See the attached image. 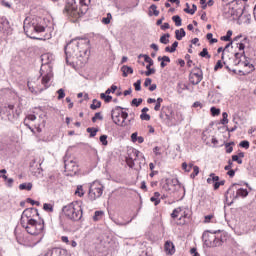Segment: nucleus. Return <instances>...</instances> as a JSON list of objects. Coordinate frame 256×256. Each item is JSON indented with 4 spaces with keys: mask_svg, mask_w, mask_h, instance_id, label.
<instances>
[{
    "mask_svg": "<svg viewBox=\"0 0 256 256\" xmlns=\"http://www.w3.org/2000/svg\"><path fill=\"white\" fill-rule=\"evenodd\" d=\"M111 117H112L113 123H115V125H119L121 127V123H123V118H121V112L112 110Z\"/></svg>",
    "mask_w": 256,
    "mask_h": 256,
    "instance_id": "f3484780",
    "label": "nucleus"
},
{
    "mask_svg": "<svg viewBox=\"0 0 256 256\" xmlns=\"http://www.w3.org/2000/svg\"><path fill=\"white\" fill-rule=\"evenodd\" d=\"M171 37L170 34H164L163 36L160 37V43L163 45H167L169 43V38Z\"/></svg>",
    "mask_w": 256,
    "mask_h": 256,
    "instance_id": "7c9ffc66",
    "label": "nucleus"
},
{
    "mask_svg": "<svg viewBox=\"0 0 256 256\" xmlns=\"http://www.w3.org/2000/svg\"><path fill=\"white\" fill-rule=\"evenodd\" d=\"M80 8H77V2L73 1L72 3H68L65 6L64 13H67L70 17H74V19H79V17H83L87 11H89V6L85 3V0H79Z\"/></svg>",
    "mask_w": 256,
    "mask_h": 256,
    "instance_id": "7ed1b4c3",
    "label": "nucleus"
},
{
    "mask_svg": "<svg viewBox=\"0 0 256 256\" xmlns=\"http://www.w3.org/2000/svg\"><path fill=\"white\" fill-rule=\"evenodd\" d=\"M164 251L166 255H175V244L171 241H166L164 244Z\"/></svg>",
    "mask_w": 256,
    "mask_h": 256,
    "instance_id": "dca6fc26",
    "label": "nucleus"
},
{
    "mask_svg": "<svg viewBox=\"0 0 256 256\" xmlns=\"http://www.w3.org/2000/svg\"><path fill=\"white\" fill-rule=\"evenodd\" d=\"M172 219H179L178 225H185L186 219L189 217V208L178 207L171 213Z\"/></svg>",
    "mask_w": 256,
    "mask_h": 256,
    "instance_id": "6e6552de",
    "label": "nucleus"
},
{
    "mask_svg": "<svg viewBox=\"0 0 256 256\" xmlns=\"http://www.w3.org/2000/svg\"><path fill=\"white\" fill-rule=\"evenodd\" d=\"M222 117L221 125H227V123H229V119L227 118L229 117V114H227V112H223Z\"/></svg>",
    "mask_w": 256,
    "mask_h": 256,
    "instance_id": "4c0bfd02",
    "label": "nucleus"
},
{
    "mask_svg": "<svg viewBox=\"0 0 256 256\" xmlns=\"http://www.w3.org/2000/svg\"><path fill=\"white\" fill-rule=\"evenodd\" d=\"M234 57H235V59L233 60L232 65H239L241 63V54L235 53Z\"/></svg>",
    "mask_w": 256,
    "mask_h": 256,
    "instance_id": "e433bc0d",
    "label": "nucleus"
},
{
    "mask_svg": "<svg viewBox=\"0 0 256 256\" xmlns=\"http://www.w3.org/2000/svg\"><path fill=\"white\" fill-rule=\"evenodd\" d=\"M103 189H105V187L103 186V184H101V182L99 181L92 182L90 184L89 192H88L89 200L95 201L96 199H99V197L103 195Z\"/></svg>",
    "mask_w": 256,
    "mask_h": 256,
    "instance_id": "423d86ee",
    "label": "nucleus"
},
{
    "mask_svg": "<svg viewBox=\"0 0 256 256\" xmlns=\"http://www.w3.org/2000/svg\"><path fill=\"white\" fill-rule=\"evenodd\" d=\"M9 30V20L7 18L2 17L0 18V32L6 33Z\"/></svg>",
    "mask_w": 256,
    "mask_h": 256,
    "instance_id": "6ab92c4d",
    "label": "nucleus"
},
{
    "mask_svg": "<svg viewBox=\"0 0 256 256\" xmlns=\"http://www.w3.org/2000/svg\"><path fill=\"white\" fill-rule=\"evenodd\" d=\"M101 99H104L105 103H111L112 96L106 95L105 93L100 94Z\"/></svg>",
    "mask_w": 256,
    "mask_h": 256,
    "instance_id": "79ce46f5",
    "label": "nucleus"
},
{
    "mask_svg": "<svg viewBox=\"0 0 256 256\" xmlns=\"http://www.w3.org/2000/svg\"><path fill=\"white\" fill-rule=\"evenodd\" d=\"M150 17L154 15L155 17H159V10H157V5L152 4L149 8Z\"/></svg>",
    "mask_w": 256,
    "mask_h": 256,
    "instance_id": "5701e85b",
    "label": "nucleus"
},
{
    "mask_svg": "<svg viewBox=\"0 0 256 256\" xmlns=\"http://www.w3.org/2000/svg\"><path fill=\"white\" fill-rule=\"evenodd\" d=\"M140 119H141L142 121H151V116H150L149 114H147V113H142V114L140 115Z\"/></svg>",
    "mask_w": 256,
    "mask_h": 256,
    "instance_id": "603ef678",
    "label": "nucleus"
},
{
    "mask_svg": "<svg viewBox=\"0 0 256 256\" xmlns=\"http://www.w3.org/2000/svg\"><path fill=\"white\" fill-rule=\"evenodd\" d=\"M223 65L224 63L221 60H218L214 67V71H219V69H223Z\"/></svg>",
    "mask_w": 256,
    "mask_h": 256,
    "instance_id": "864d4df0",
    "label": "nucleus"
},
{
    "mask_svg": "<svg viewBox=\"0 0 256 256\" xmlns=\"http://www.w3.org/2000/svg\"><path fill=\"white\" fill-rule=\"evenodd\" d=\"M233 35V31L228 30L225 36H222L221 41H231V36Z\"/></svg>",
    "mask_w": 256,
    "mask_h": 256,
    "instance_id": "72a5a7b5",
    "label": "nucleus"
},
{
    "mask_svg": "<svg viewBox=\"0 0 256 256\" xmlns=\"http://www.w3.org/2000/svg\"><path fill=\"white\" fill-rule=\"evenodd\" d=\"M120 117L122 119V122H121V127H127V117H129V113L127 112H120Z\"/></svg>",
    "mask_w": 256,
    "mask_h": 256,
    "instance_id": "a878e982",
    "label": "nucleus"
},
{
    "mask_svg": "<svg viewBox=\"0 0 256 256\" xmlns=\"http://www.w3.org/2000/svg\"><path fill=\"white\" fill-rule=\"evenodd\" d=\"M199 175V166L193 167V173L190 175L191 179H195Z\"/></svg>",
    "mask_w": 256,
    "mask_h": 256,
    "instance_id": "c03bdc74",
    "label": "nucleus"
},
{
    "mask_svg": "<svg viewBox=\"0 0 256 256\" xmlns=\"http://www.w3.org/2000/svg\"><path fill=\"white\" fill-rule=\"evenodd\" d=\"M64 169L68 173H77V162L64 159Z\"/></svg>",
    "mask_w": 256,
    "mask_h": 256,
    "instance_id": "f8f14e48",
    "label": "nucleus"
},
{
    "mask_svg": "<svg viewBox=\"0 0 256 256\" xmlns=\"http://www.w3.org/2000/svg\"><path fill=\"white\" fill-rule=\"evenodd\" d=\"M75 195H77L78 197H83V195H85V191L83 190V186H81V185L77 186V189L75 191Z\"/></svg>",
    "mask_w": 256,
    "mask_h": 256,
    "instance_id": "473e14b6",
    "label": "nucleus"
},
{
    "mask_svg": "<svg viewBox=\"0 0 256 256\" xmlns=\"http://www.w3.org/2000/svg\"><path fill=\"white\" fill-rule=\"evenodd\" d=\"M87 133H90V137H95L97 135V132L99 131V129L97 128H87L86 129Z\"/></svg>",
    "mask_w": 256,
    "mask_h": 256,
    "instance_id": "c9c22d12",
    "label": "nucleus"
},
{
    "mask_svg": "<svg viewBox=\"0 0 256 256\" xmlns=\"http://www.w3.org/2000/svg\"><path fill=\"white\" fill-rule=\"evenodd\" d=\"M151 83H153V80L151 78H146L144 82V87L151 86Z\"/></svg>",
    "mask_w": 256,
    "mask_h": 256,
    "instance_id": "69168bd1",
    "label": "nucleus"
},
{
    "mask_svg": "<svg viewBox=\"0 0 256 256\" xmlns=\"http://www.w3.org/2000/svg\"><path fill=\"white\" fill-rule=\"evenodd\" d=\"M97 119L100 121H103V115H101V112H96L94 117L92 118V123H96Z\"/></svg>",
    "mask_w": 256,
    "mask_h": 256,
    "instance_id": "58836bf2",
    "label": "nucleus"
},
{
    "mask_svg": "<svg viewBox=\"0 0 256 256\" xmlns=\"http://www.w3.org/2000/svg\"><path fill=\"white\" fill-rule=\"evenodd\" d=\"M62 212L70 221H81L83 218V208L79 201H74L64 206Z\"/></svg>",
    "mask_w": 256,
    "mask_h": 256,
    "instance_id": "f03ea898",
    "label": "nucleus"
},
{
    "mask_svg": "<svg viewBox=\"0 0 256 256\" xmlns=\"http://www.w3.org/2000/svg\"><path fill=\"white\" fill-rule=\"evenodd\" d=\"M58 94V100L61 101V99H65V90L63 88H60L57 91Z\"/></svg>",
    "mask_w": 256,
    "mask_h": 256,
    "instance_id": "a18cd8bd",
    "label": "nucleus"
},
{
    "mask_svg": "<svg viewBox=\"0 0 256 256\" xmlns=\"http://www.w3.org/2000/svg\"><path fill=\"white\" fill-rule=\"evenodd\" d=\"M161 148L159 146H156L154 149H153V153H155L156 156H159L161 155Z\"/></svg>",
    "mask_w": 256,
    "mask_h": 256,
    "instance_id": "338daca9",
    "label": "nucleus"
},
{
    "mask_svg": "<svg viewBox=\"0 0 256 256\" xmlns=\"http://www.w3.org/2000/svg\"><path fill=\"white\" fill-rule=\"evenodd\" d=\"M115 91H117V86L112 85L111 88H108L105 92L106 95H109V93H115Z\"/></svg>",
    "mask_w": 256,
    "mask_h": 256,
    "instance_id": "4d7b16f0",
    "label": "nucleus"
},
{
    "mask_svg": "<svg viewBox=\"0 0 256 256\" xmlns=\"http://www.w3.org/2000/svg\"><path fill=\"white\" fill-rule=\"evenodd\" d=\"M230 61H231L230 57H228V60H227V58H225L223 61L225 69H227L228 71H231V68H229V65H232Z\"/></svg>",
    "mask_w": 256,
    "mask_h": 256,
    "instance_id": "3c124183",
    "label": "nucleus"
},
{
    "mask_svg": "<svg viewBox=\"0 0 256 256\" xmlns=\"http://www.w3.org/2000/svg\"><path fill=\"white\" fill-rule=\"evenodd\" d=\"M19 189L21 191H31V189H33V184L32 183H22L19 185Z\"/></svg>",
    "mask_w": 256,
    "mask_h": 256,
    "instance_id": "393cba45",
    "label": "nucleus"
},
{
    "mask_svg": "<svg viewBox=\"0 0 256 256\" xmlns=\"http://www.w3.org/2000/svg\"><path fill=\"white\" fill-rule=\"evenodd\" d=\"M1 5L3 7H7V9H11V3L7 2L6 0H2Z\"/></svg>",
    "mask_w": 256,
    "mask_h": 256,
    "instance_id": "0e129e2a",
    "label": "nucleus"
},
{
    "mask_svg": "<svg viewBox=\"0 0 256 256\" xmlns=\"http://www.w3.org/2000/svg\"><path fill=\"white\" fill-rule=\"evenodd\" d=\"M44 211H48L49 213H53V205L45 203L43 205Z\"/></svg>",
    "mask_w": 256,
    "mask_h": 256,
    "instance_id": "de8ad7c7",
    "label": "nucleus"
},
{
    "mask_svg": "<svg viewBox=\"0 0 256 256\" xmlns=\"http://www.w3.org/2000/svg\"><path fill=\"white\" fill-rule=\"evenodd\" d=\"M45 229V222H37L35 219H28L26 231L29 235H41Z\"/></svg>",
    "mask_w": 256,
    "mask_h": 256,
    "instance_id": "39448f33",
    "label": "nucleus"
},
{
    "mask_svg": "<svg viewBox=\"0 0 256 256\" xmlns=\"http://www.w3.org/2000/svg\"><path fill=\"white\" fill-rule=\"evenodd\" d=\"M217 51H218V53H222L221 59H222L223 61H225V59H228L229 55H227V54L225 53V48L219 47ZM226 55H227V56H226Z\"/></svg>",
    "mask_w": 256,
    "mask_h": 256,
    "instance_id": "37998d69",
    "label": "nucleus"
},
{
    "mask_svg": "<svg viewBox=\"0 0 256 256\" xmlns=\"http://www.w3.org/2000/svg\"><path fill=\"white\" fill-rule=\"evenodd\" d=\"M143 103V98H134L132 100V105H135V107H139V105H141Z\"/></svg>",
    "mask_w": 256,
    "mask_h": 256,
    "instance_id": "49530a36",
    "label": "nucleus"
},
{
    "mask_svg": "<svg viewBox=\"0 0 256 256\" xmlns=\"http://www.w3.org/2000/svg\"><path fill=\"white\" fill-rule=\"evenodd\" d=\"M158 61H161V62L166 61V63H171V58H169V56H163V57L159 56Z\"/></svg>",
    "mask_w": 256,
    "mask_h": 256,
    "instance_id": "bf43d9fd",
    "label": "nucleus"
},
{
    "mask_svg": "<svg viewBox=\"0 0 256 256\" xmlns=\"http://www.w3.org/2000/svg\"><path fill=\"white\" fill-rule=\"evenodd\" d=\"M200 57H206V59H211V55H209V51L207 48H203V50L200 52Z\"/></svg>",
    "mask_w": 256,
    "mask_h": 256,
    "instance_id": "a19ab883",
    "label": "nucleus"
},
{
    "mask_svg": "<svg viewBox=\"0 0 256 256\" xmlns=\"http://www.w3.org/2000/svg\"><path fill=\"white\" fill-rule=\"evenodd\" d=\"M121 71L123 73L122 74L123 77H127L128 75H133V68L130 66H126V65L122 66Z\"/></svg>",
    "mask_w": 256,
    "mask_h": 256,
    "instance_id": "aec40b11",
    "label": "nucleus"
},
{
    "mask_svg": "<svg viewBox=\"0 0 256 256\" xmlns=\"http://www.w3.org/2000/svg\"><path fill=\"white\" fill-rule=\"evenodd\" d=\"M176 117L177 118H174L175 123H181V121H183V115H181V113L177 112Z\"/></svg>",
    "mask_w": 256,
    "mask_h": 256,
    "instance_id": "6e6d98bb",
    "label": "nucleus"
},
{
    "mask_svg": "<svg viewBox=\"0 0 256 256\" xmlns=\"http://www.w3.org/2000/svg\"><path fill=\"white\" fill-rule=\"evenodd\" d=\"M150 201H151L152 203H154L155 206H157V205H159V203H161V200H160L159 198H155V196H152V197L150 198Z\"/></svg>",
    "mask_w": 256,
    "mask_h": 256,
    "instance_id": "052dcab7",
    "label": "nucleus"
},
{
    "mask_svg": "<svg viewBox=\"0 0 256 256\" xmlns=\"http://www.w3.org/2000/svg\"><path fill=\"white\" fill-rule=\"evenodd\" d=\"M240 147H243L244 149H249V141L244 140L240 142Z\"/></svg>",
    "mask_w": 256,
    "mask_h": 256,
    "instance_id": "e2e57ef3",
    "label": "nucleus"
},
{
    "mask_svg": "<svg viewBox=\"0 0 256 256\" xmlns=\"http://www.w3.org/2000/svg\"><path fill=\"white\" fill-rule=\"evenodd\" d=\"M239 184H232L229 189L225 193V199L226 201H229L231 199V203L237 199V187Z\"/></svg>",
    "mask_w": 256,
    "mask_h": 256,
    "instance_id": "9b49d317",
    "label": "nucleus"
},
{
    "mask_svg": "<svg viewBox=\"0 0 256 256\" xmlns=\"http://www.w3.org/2000/svg\"><path fill=\"white\" fill-rule=\"evenodd\" d=\"M33 214L39 215V211L36 208H28L23 211L22 217L27 220L33 219Z\"/></svg>",
    "mask_w": 256,
    "mask_h": 256,
    "instance_id": "2eb2a0df",
    "label": "nucleus"
},
{
    "mask_svg": "<svg viewBox=\"0 0 256 256\" xmlns=\"http://www.w3.org/2000/svg\"><path fill=\"white\" fill-rule=\"evenodd\" d=\"M144 61L145 63H148L146 66L147 71L145 72L146 77H150V75H154L155 73V68H151L154 65L153 59L149 56H144Z\"/></svg>",
    "mask_w": 256,
    "mask_h": 256,
    "instance_id": "ddd939ff",
    "label": "nucleus"
},
{
    "mask_svg": "<svg viewBox=\"0 0 256 256\" xmlns=\"http://www.w3.org/2000/svg\"><path fill=\"white\" fill-rule=\"evenodd\" d=\"M53 78V73L49 70L43 77H42V85H44L45 89H49V81Z\"/></svg>",
    "mask_w": 256,
    "mask_h": 256,
    "instance_id": "a211bd4d",
    "label": "nucleus"
},
{
    "mask_svg": "<svg viewBox=\"0 0 256 256\" xmlns=\"http://www.w3.org/2000/svg\"><path fill=\"white\" fill-rule=\"evenodd\" d=\"M111 19H113V16L111 13H108L107 17L102 18V23H104V25H109L111 23Z\"/></svg>",
    "mask_w": 256,
    "mask_h": 256,
    "instance_id": "f704fd0d",
    "label": "nucleus"
},
{
    "mask_svg": "<svg viewBox=\"0 0 256 256\" xmlns=\"http://www.w3.org/2000/svg\"><path fill=\"white\" fill-rule=\"evenodd\" d=\"M164 189L166 191H181L183 189L181 187V183H179V180L177 178L173 179H166V184L164 185Z\"/></svg>",
    "mask_w": 256,
    "mask_h": 256,
    "instance_id": "9d476101",
    "label": "nucleus"
},
{
    "mask_svg": "<svg viewBox=\"0 0 256 256\" xmlns=\"http://www.w3.org/2000/svg\"><path fill=\"white\" fill-rule=\"evenodd\" d=\"M231 15L233 17L238 18V20L241 19L242 15H243V8H237L236 10L231 12Z\"/></svg>",
    "mask_w": 256,
    "mask_h": 256,
    "instance_id": "bb28decb",
    "label": "nucleus"
},
{
    "mask_svg": "<svg viewBox=\"0 0 256 256\" xmlns=\"http://www.w3.org/2000/svg\"><path fill=\"white\" fill-rule=\"evenodd\" d=\"M172 21H174L176 27H181L183 20L181 19V17L179 15H175L172 17Z\"/></svg>",
    "mask_w": 256,
    "mask_h": 256,
    "instance_id": "c756f323",
    "label": "nucleus"
},
{
    "mask_svg": "<svg viewBox=\"0 0 256 256\" xmlns=\"http://www.w3.org/2000/svg\"><path fill=\"white\" fill-rule=\"evenodd\" d=\"M135 91H141V80H137L134 83Z\"/></svg>",
    "mask_w": 256,
    "mask_h": 256,
    "instance_id": "680f3d73",
    "label": "nucleus"
},
{
    "mask_svg": "<svg viewBox=\"0 0 256 256\" xmlns=\"http://www.w3.org/2000/svg\"><path fill=\"white\" fill-rule=\"evenodd\" d=\"M66 63L72 59V63H76L83 67L89 59V41L72 40L65 47Z\"/></svg>",
    "mask_w": 256,
    "mask_h": 256,
    "instance_id": "f257e3e1",
    "label": "nucleus"
},
{
    "mask_svg": "<svg viewBox=\"0 0 256 256\" xmlns=\"http://www.w3.org/2000/svg\"><path fill=\"white\" fill-rule=\"evenodd\" d=\"M20 225L27 230V227H29V220L27 218L25 219L23 216L20 220Z\"/></svg>",
    "mask_w": 256,
    "mask_h": 256,
    "instance_id": "ea45409f",
    "label": "nucleus"
},
{
    "mask_svg": "<svg viewBox=\"0 0 256 256\" xmlns=\"http://www.w3.org/2000/svg\"><path fill=\"white\" fill-rule=\"evenodd\" d=\"M189 81L192 85H199L203 81V71L199 67H195L189 75Z\"/></svg>",
    "mask_w": 256,
    "mask_h": 256,
    "instance_id": "1a4fd4ad",
    "label": "nucleus"
},
{
    "mask_svg": "<svg viewBox=\"0 0 256 256\" xmlns=\"http://www.w3.org/2000/svg\"><path fill=\"white\" fill-rule=\"evenodd\" d=\"M232 161H236V163H238V165H241L243 163V160L240 159L238 155H233Z\"/></svg>",
    "mask_w": 256,
    "mask_h": 256,
    "instance_id": "13d9d810",
    "label": "nucleus"
},
{
    "mask_svg": "<svg viewBox=\"0 0 256 256\" xmlns=\"http://www.w3.org/2000/svg\"><path fill=\"white\" fill-rule=\"evenodd\" d=\"M100 142L102 143V145L107 146L108 145V141H107V135H102L100 136Z\"/></svg>",
    "mask_w": 256,
    "mask_h": 256,
    "instance_id": "5fc2aeb1",
    "label": "nucleus"
},
{
    "mask_svg": "<svg viewBox=\"0 0 256 256\" xmlns=\"http://www.w3.org/2000/svg\"><path fill=\"white\" fill-rule=\"evenodd\" d=\"M103 215V211H96L93 216L94 221H101V219H103Z\"/></svg>",
    "mask_w": 256,
    "mask_h": 256,
    "instance_id": "2f4dec72",
    "label": "nucleus"
},
{
    "mask_svg": "<svg viewBox=\"0 0 256 256\" xmlns=\"http://www.w3.org/2000/svg\"><path fill=\"white\" fill-rule=\"evenodd\" d=\"M45 27L36 25L35 22H31V19L26 18L24 20V32L30 39H39L35 36V33H44Z\"/></svg>",
    "mask_w": 256,
    "mask_h": 256,
    "instance_id": "20e7f679",
    "label": "nucleus"
},
{
    "mask_svg": "<svg viewBox=\"0 0 256 256\" xmlns=\"http://www.w3.org/2000/svg\"><path fill=\"white\" fill-rule=\"evenodd\" d=\"M44 256H69L67 250L61 248H52Z\"/></svg>",
    "mask_w": 256,
    "mask_h": 256,
    "instance_id": "4468645a",
    "label": "nucleus"
},
{
    "mask_svg": "<svg viewBox=\"0 0 256 256\" xmlns=\"http://www.w3.org/2000/svg\"><path fill=\"white\" fill-rule=\"evenodd\" d=\"M210 111H211L213 117H217V115H219L221 113V110L219 108H216V107H212L210 109Z\"/></svg>",
    "mask_w": 256,
    "mask_h": 256,
    "instance_id": "09e8293b",
    "label": "nucleus"
},
{
    "mask_svg": "<svg viewBox=\"0 0 256 256\" xmlns=\"http://www.w3.org/2000/svg\"><path fill=\"white\" fill-rule=\"evenodd\" d=\"M202 239L204 241V245L207 247H221L223 245V241L217 238L215 233L204 232L202 235Z\"/></svg>",
    "mask_w": 256,
    "mask_h": 256,
    "instance_id": "0eeeda50",
    "label": "nucleus"
},
{
    "mask_svg": "<svg viewBox=\"0 0 256 256\" xmlns=\"http://www.w3.org/2000/svg\"><path fill=\"white\" fill-rule=\"evenodd\" d=\"M239 23H245L249 25L251 23V14H242V17L238 19Z\"/></svg>",
    "mask_w": 256,
    "mask_h": 256,
    "instance_id": "4be33fe9",
    "label": "nucleus"
},
{
    "mask_svg": "<svg viewBox=\"0 0 256 256\" xmlns=\"http://www.w3.org/2000/svg\"><path fill=\"white\" fill-rule=\"evenodd\" d=\"M101 107V101H98L97 99L93 100V103L90 105V109L95 111L96 109H99Z\"/></svg>",
    "mask_w": 256,
    "mask_h": 256,
    "instance_id": "c85d7f7f",
    "label": "nucleus"
},
{
    "mask_svg": "<svg viewBox=\"0 0 256 256\" xmlns=\"http://www.w3.org/2000/svg\"><path fill=\"white\" fill-rule=\"evenodd\" d=\"M219 181V176H216L215 173H211L209 178L207 179V183L211 185V183H217Z\"/></svg>",
    "mask_w": 256,
    "mask_h": 256,
    "instance_id": "cd10ccee",
    "label": "nucleus"
},
{
    "mask_svg": "<svg viewBox=\"0 0 256 256\" xmlns=\"http://www.w3.org/2000/svg\"><path fill=\"white\" fill-rule=\"evenodd\" d=\"M185 35H186L185 29H183V28L175 31V37H176L177 41H181V39H183V37H185Z\"/></svg>",
    "mask_w": 256,
    "mask_h": 256,
    "instance_id": "b1692460",
    "label": "nucleus"
},
{
    "mask_svg": "<svg viewBox=\"0 0 256 256\" xmlns=\"http://www.w3.org/2000/svg\"><path fill=\"white\" fill-rule=\"evenodd\" d=\"M231 145H235V143H226L225 148H226V153H233V147Z\"/></svg>",
    "mask_w": 256,
    "mask_h": 256,
    "instance_id": "8fccbe9b",
    "label": "nucleus"
},
{
    "mask_svg": "<svg viewBox=\"0 0 256 256\" xmlns=\"http://www.w3.org/2000/svg\"><path fill=\"white\" fill-rule=\"evenodd\" d=\"M247 195H249V191H247V189L237 187V192H236V196H235V197H237V199H239V197L245 198V197H247Z\"/></svg>",
    "mask_w": 256,
    "mask_h": 256,
    "instance_id": "412c9836",
    "label": "nucleus"
},
{
    "mask_svg": "<svg viewBox=\"0 0 256 256\" xmlns=\"http://www.w3.org/2000/svg\"><path fill=\"white\" fill-rule=\"evenodd\" d=\"M190 253H191L192 256H201V255H199V254L197 253V249H196V248H192V249L190 250Z\"/></svg>",
    "mask_w": 256,
    "mask_h": 256,
    "instance_id": "774afa93",
    "label": "nucleus"
}]
</instances>
